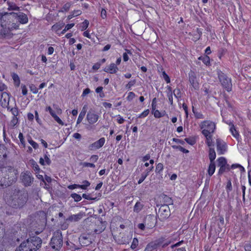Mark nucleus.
<instances>
[{
    "label": "nucleus",
    "mask_w": 251,
    "mask_h": 251,
    "mask_svg": "<svg viewBox=\"0 0 251 251\" xmlns=\"http://www.w3.org/2000/svg\"><path fill=\"white\" fill-rule=\"evenodd\" d=\"M10 196H7L6 193L4 196V199L7 204L14 208H21L27 202L28 199V195L25 190L15 189L9 193Z\"/></svg>",
    "instance_id": "nucleus-1"
},
{
    "label": "nucleus",
    "mask_w": 251,
    "mask_h": 251,
    "mask_svg": "<svg viewBox=\"0 0 251 251\" xmlns=\"http://www.w3.org/2000/svg\"><path fill=\"white\" fill-rule=\"evenodd\" d=\"M15 12L8 13L0 11V25L2 28L1 33L4 37L11 35V31L19 29V24L14 22Z\"/></svg>",
    "instance_id": "nucleus-2"
},
{
    "label": "nucleus",
    "mask_w": 251,
    "mask_h": 251,
    "mask_svg": "<svg viewBox=\"0 0 251 251\" xmlns=\"http://www.w3.org/2000/svg\"><path fill=\"white\" fill-rule=\"evenodd\" d=\"M18 175L17 169L13 167H0V187L9 186L15 183Z\"/></svg>",
    "instance_id": "nucleus-3"
},
{
    "label": "nucleus",
    "mask_w": 251,
    "mask_h": 251,
    "mask_svg": "<svg viewBox=\"0 0 251 251\" xmlns=\"http://www.w3.org/2000/svg\"><path fill=\"white\" fill-rule=\"evenodd\" d=\"M42 243L39 237L32 236L23 241L15 251H36L41 247Z\"/></svg>",
    "instance_id": "nucleus-4"
},
{
    "label": "nucleus",
    "mask_w": 251,
    "mask_h": 251,
    "mask_svg": "<svg viewBox=\"0 0 251 251\" xmlns=\"http://www.w3.org/2000/svg\"><path fill=\"white\" fill-rule=\"evenodd\" d=\"M172 241L166 239L165 237H161L148 243L145 249V251H157V249L161 247L164 248L171 244Z\"/></svg>",
    "instance_id": "nucleus-5"
},
{
    "label": "nucleus",
    "mask_w": 251,
    "mask_h": 251,
    "mask_svg": "<svg viewBox=\"0 0 251 251\" xmlns=\"http://www.w3.org/2000/svg\"><path fill=\"white\" fill-rule=\"evenodd\" d=\"M50 244L52 249L60 251L63 245V237L60 230H57L53 233Z\"/></svg>",
    "instance_id": "nucleus-6"
},
{
    "label": "nucleus",
    "mask_w": 251,
    "mask_h": 251,
    "mask_svg": "<svg viewBox=\"0 0 251 251\" xmlns=\"http://www.w3.org/2000/svg\"><path fill=\"white\" fill-rule=\"evenodd\" d=\"M217 75L219 80L223 88L228 92L231 91L232 84L231 78L228 77L226 75L224 74L221 70L217 71Z\"/></svg>",
    "instance_id": "nucleus-7"
},
{
    "label": "nucleus",
    "mask_w": 251,
    "mask_h": 251,
    "mask_svg": "<svg viewBox=\"0 0 251 251\" xmlns=\"http://www.w3.org/2000/svg\"><path fill=\"white\" fill-rule=\"evenodd\" d=\"M201 132L204 131L208 133H214L216 129V124L210 120H204L200 125Z\"/></svg>",
    "instance_id": "nucleus-8"
},
{
    "label": "nucleus",
    "mask_w": 251,
    "mask_h": 251,
    "mask_svg": "<svg viewBox=\"0 0 251 251\" xmlns=\"http://www.w3.org/2000/svg\"><path fill=\"white\" fill-rule=\"evenodd\" d=\"M22 182L25 186H30L33 182L34 178L29 171H25L22 173L21 175Z\"/></svg>",
    "instance_id": "nucleus-9"
},
{
    "label": "nucleus",
    "mask_w": 251,
    "mask_h": 251,
    "mask_svg": "<svg viewBox=\"0 0 251 251\" xmlns=\"http://www.w3.org/2000/svg\"><path fill=\"white\" fill-rule=\"evenodd\" d=\"M217 150L219 154H224L227 149L226 144L220 138L216 139Z\"/></svg>",
    "instance_id": "nucleus-10"
},
{
    "label": "nucleus",
    "mask_w": 251,
    "mask_h": 251,
    "mask_svg": "<svg viewBox=\"0 0 251 251\" xmlns=\"http://www.w3.org/2000/svg\"><path fill=\"white\" fill-rule=\"evenodd\" d=\"M100 116L95 111H89L86 115V120L90 125H94L99 120Z\"/></svg>",
    "instance_id": "nucleus-11"
},
{
    "label": "nucleus",
    "mask_w": 251,
    "mask_h": 251,
    "mask_svg": "<svg viewBox=\"0 0 251 251\" xmlns=\"http://www.w3.org/2000/svg\"><path fill=\"white\" fill-rule=\"evenodd\" d=\"M226 123L229 126V131L231 135L239 142L241 140V136L239 131L236 129L234 124L231 122H226Z\"/></svg>",
    "instance_id": "nucleus-12"
},
{
    "label": "nucleus",
    "mask_w": 251,
    "mask_h": 251,
    "mask_svg": "<svg viewBox=\"0 0 251 251\" xmlns=\"http://www.w3.org/2000/svg\"><path fill=\"white\" fill-rule=\"evenodd\" d=\"M105 142V138L104 137H101L98 141L90 145L89 146V149L91 151L98 150L104 145Z\"/></svg>",
    "instance_id": "nucleus-13"
},
{
    "label": "nucleus",
    "mask_w": 251,
    "mask_h": 251,
    "mask_svg": "<svg viewBox=\"0 0 251 251\" xmlns=\"http://www.w3.org/2000/svg\"><path fill=\"white\" fill-rule=\"evenodd\" d=\"M160 219L164 220L170 215L169 208L168 205H162L158 211Z\"/></svg>",
    "instance_id": "nucleus-14"
},
{
    "label": "nucleus",
    "mask_w": 251,
    "mask_h": 251,
    "mask_svg": "<svg viewBox=\"0 0 251 251\" xmlns=\"http://www.w3.org/2000/svg\"><path fill=\"white\" fill-rule=\"evenodd\" d=\"M90 185V183L87 180L82 181V184H74L68 186V188L70 190H73L76 188H80L82 190H86Z\"/></svg>",
    "instance_id": "nucleus-15"
},
{
    "label": "nucleus",
    "mask_w": 251,
    "mask_h": 251,
    "mask_svg": "<svg viewBox=\"0 0 251 251\" xmlns=\"http://www.w3.org/2000/svg\"><path fill=\"white\" fill-rule=\"evenodd\" d=\"M16 15L14 17V20L17 19L20 24H26L28 22V18L27 16L24 13L19 12L16 13Z\"/></svg>",
    "instance_id": "nucleus-16"
},
{
    "label": "nucleus",
    "mask_w": 251,
    "mask_h": 251,
    "mask_svg": "<svg viewBox=\"0 0 251 251\" xmlns=\"http://www.w3.org/2000/svg\"><path fill=\"white\" fill-rule=\"evenodd\" d=\"M46 112H49L50 115L53 118L54 120L59 125L61 126L64 125L63 122L60 119V118L55 114L54 111L52 110L50 106H47L45 108Z\"/></svg>",
    "instance_id": "nucleus-17"
},
{
    "label": "nucleus",
    "mask_w": 251,
    "mask_h": 251,
    "mask_svg": "<svg viewBox=\"0 0 251 251\" xmlns=\"http://www.w3.org/2000/svg\"><path fill=\"white\" fill-rule=\"evenodd\" d=\"M65 24L63 22H58L54 24L51 26V30L54 31L57 35L60 36L63 35L61 34V29L64 26Z\"/></svg>",
    "instance_id": "nucleus-18"
},
{
    "label": "nucleus",
    "mask_w": 251,
    "mask_h": 251,
    "mask_svg": "<svg viewBox=\"0 0 251 251\" xmlns=\"http://www.w3.org/2000/svg\"><path fill=\"white\" fill-rule=\"evenodd\" d=\"M205 138V142L208 147H212L214 146V142L213 141V134L208 133L204 131V133L201 132Z\"/></svg>",
    "instance_id": "nucleus-19"
},
{
    "label": "nucleus",
    "mask_w": 251,
    "mask_h": 251,
    "mask_svg": "<svg viewBox=\"0 0 251 251\" xmlns=\"http://www.w3.org/2000/svg\"><path fill=\"white\" fill-rule=\"evenodd\" d=\"M189 35L192 37L191 39L194 42L198 41L202 35V32L199 28H197L196 31L190 32Z\"/></svg>",
    "instance_id": "nucleus-20"
},
{
    "label": "nucleus",
    "mask_w": 251,
    "mask_h": 251,
    "mask_svg": "<svg viewBox=\"0 0 251 251\" xmlns=\"http://www.w3.org/2000/svg\"><path fill=\"white\" fill-rule=\"evenodd\" d=\"M103 71L107 73L111 74H116L118 71V68L114 63H111L109 65L106 67Z\"/></svg>",
    "instance_id": "nucleus-21"
},
{
    "label": "nucleus",
    "mask_w": 251,
    "mask_h": 251,
    "mask_svg": "<svg viewBox=\"0 0 251 251\" xmlns=\"http://www.w3.org/2000/svg\"><path fill=\"white\" fill-rule=\"evenodd\" d=\"M189 80L192 87L195 90H197L199 88V83L197 80L196 76L194 75H189Z\"/></svg>",
    "instance_id": "nucleus-22"
},
{
    "label": "nucleus",
    "mask_w": 251,
    "mask_h": 251,
    "mask_svg": "<svg viewBox=\"0 0 251 251\" xmlns=\"http://www.w3.org/2000/svg\"><path fill=\"white\" fill-rule=\"evenodd\" d=\"M153 169V166H151L150 167L147 169L145 172L141 174V176L138 181V183L141 184V183H142L143 181L145 179V178L147 177V176H149V173L152 171Z\"/></svg>",
    "instance_id": "nucleus-23"
},
{
    "label": "nucleus",
    "mask_w": 251,
    "mask_h": 251,
    "mask_svg": "<svg viewBox=\"0 0 251 251\" xmlns=\"http://www.w3.org/2000/svg\"><path fill=\"white\" fill-rule=\"evenodd\" d=\"M216 170L215 162H210L207 170V175L210 177L215 173Z\"/></svg>",
    "instance_id": "nucleus-24"
},
{
    "label": "nucleus",
    "mask_w": 251,
    "mask_h": 251,
    "mask_svg": "<svg viewBox=\"0 0 251 251\" xmlns=\"http://www.w3.org/2000/svg\"><path fill=\"white\" fill-rule=\"evenodd\" d=\"M192 110L196 119H203L204 118V115L202 113V112L195 108L194 106H192Z\"/></svg>",
    "instance_id": "nucleus-25"
},
{
    "label": "nucleus",
    "mask_w": 251,
    "mask_h": 251,
    "mask_svg": "<svg viewBox=\"0 0 251 251\" xmlns=\"http://www.w3.org/2000/svg\"><path fill=\"white\" fill-rule=\"evenodd\" d=\"M144 207V205L142 202L137 201L133 207V211L135 213H139L143 209Z\"/></svg>",
    "instance_id": "nucleus-26"
},
{
    "label": "nucleus",
    "mask_w": 251,
    "mask_h": 251,
    "mask_svg": "<svg viewBox=\"0 0 251 251\" xmlns=\"http://www.w3.org/2000/svg\"><path fill=\"white\" fill-rule=\"evenodd\" d=\"M209 148L208 157L210 162H215L214 160L216 157V152L213 147Z\"/></svg>",
    "instance_id": "nucleus-27"
},
{
    "label": "nucleus",
    "mask_w": 251,
    "mask_h": 251,
    "mask_svg": "<svg viewBox=\"0 0 251 251\" xmlns=\"http://www.w3.org/2000/svg\"><path fill=\"white\" fill-rule=\"evenodd\" d=\"M198 59L202 61L203 63L207 66H209L211 65L210 57L207 55L201 56L198 58Z\"/></svg>",
    "instance_id": "nucleus-28"
},
{
    "label": "nucleus",
    "mask_w": 251,
    "mask_h": 251,
    "mask_svg": "<svg viewBox=\"0 0 251 251\" xmlns=\"http://www.w3.org/2000/svg\"><path fill=\"white\" fill-rule=\"evenodd\" d=\"M6 3L8 5L7 9L9 11H11V10L19 11L20 10L19 7H18L17 5V4L13 2L7 1Z\"/></svg>",
    "instance_id": "nucleus-29"
},
{
    "label": "nucleus",
    "mask_w": 251,
    "mask_h": 251,
    "mask_svg": "<svg viewBox=\"0 0 251 251\" xmlns=\"http://www.w3.org/2000/svg\"><path fill=\"white\" fill-rule=\"evenodd\" d=\"M11 76H12V79L13 80L14 86L16 87H19V86L20 85L21 81H20V79L18 75L17 74H16L15 73H13L11 75Z\"/></svg>",
    "instance_id": "nucleus-30"
},
{
    "label": "nucleus",
    "mask_w": 251,
    "mask_h": 251,
    "mask_svg": "<svg viewBox=\"0 0 251 251\" xmlns=\"http://www.w3.org/2000/svg\"><path fill=\"white\" fill-rule=\"evenodd\" d=\"M236 168H239L241 173H244L245 172V169L244 167L239 164L235 163L232 164L230 167L227 168V170L229 171L230 169L234 170Z\"/></svg>",
    "instance_id": "nucleus-31"
},
{
    "label": "nucleus",
    "mask_w": 251,
    "mask_h": 251,
    "mask_svg": "<svg viewBox=\"0 0 251 251\" xmlns=\"http://www.w3.org/2000/svg\"><path fill=\"white\" fill-rule=\"evenodd\" d=\"M104 229L105 227L102 225V223L100 222L97 225L96 228L94 229V232L95 234H100L104 230Z\"/></svg>",
    "instance_id": "nucleus-32"
},
{
    "label": "nucleus",
    "mask_w": 251,
    "mask_h": 251,
    "mask_svg": "<svg viewBox=\"0 0 251 251\" xmlns=\"http://www.w3.org/2000/svg\"><path fill=\"white\" fill-rule=\"evenodd\" d=\"M184 141L189 145L193 146L197 142L196 137L195 136H191L188 138H185Z\"/></svg>",
    "instance_id": "nucleus-33"
},
{
    "label": "nucleus",
    "mask_w": 251,
    "mask_h": 251,
    "mask_svg": "<svg viewBox=\"0 0 251 251\" xmlns=\"http://www.w3.org/2000/svg\"><path fill=\"white\" fill-rule=\"evenodd\" d=\"M82 216L81 214H74L69 217L67 220L71 222H77L81 218Z\"/></svg>",
    "instance_id": "nucleus-34"
},
{
    "label": "nucleus",
    "mask_w": 251,
    "mask_h": 251,
    "mask_svg": "<svg viewBox=\"0 0 251 251\" xmlns=\"http://www.w3.org/2000/svg\"><path fill=\"white\" fill-rule=\"evenodd\" d=\"M86 111L84 109V107L83 108L82 110L80 112V113L79 114L78 117L76 121V124H79L83 119L85 114H86Z\"/></svg>",
    "instance_id": "nucleus-35"
},
{
    "label": "nucleus",
    "mask_w": 251,
    "mask_h": 251,
    "mask_svg": "<svg viewBox=\"0 0 251 251\" xmlns=\"http://www.w3.org/2000/svg\"><path fill=\"white\" fill-rule=\"evenodd\" d=\"M89 25V22L87 20H85L80 25L79 28L81 31H84L88 27Z\"/></svg>",
    "instance_id": "nucleus-36"
},
{
    "label": "nucleus",
    "mask_w": 251,
    "mask_h": 251,
    "mask_svg": "<svg viewBox=\"0 0 251 251\" xmlns=\"http://www.w3.org/2000/svg\"><path fill=\"white\" fill-rule=\"evenodd\" d=\"M218 166H228L227 164V161L224 157H220L217 159Z\"/></svg>",
    "instance_id": "nucleus-37"
},
{
    "label": "nucleus",
    "mask_w": 251,
    "mask_h": 251,
    "mask_svg": "<svg viewBox=\"0 0 251 251\" xmlns=\"http://www.w3.org/2000/svg\"><path fill=\"white\" fill-rule=\"evenodd\" d=\"M18 138L20 141V144H19L20 147H22L24 148L25 147V140L24 136L22 132H20L18 135Z\"/></svg>",
    "instance_id": "nucleus-38"
},
{
    "label": "nucleus",
    "mask_w": 251,
    "mask_h": 251,
    "mask_svg": "<svg viewBox=\"0 0 251 251\" xmlns=\"http://www.w3.org/2000/svg\"><path fill=\"white\" fill-rule=\"evenodd\" d=\"M27 141L31 145L33 148H34L35 150H36L38 148V144L36 142L32 140L31 136H29L28 137Z\"/></svg>",
    "instance_id": "nucleus-39"
},
{
    "label": "nucleus",
    "mask_w": 251,
    "mask_h": 251,
    "mask_svg": "<svg viewBox=\"0 0 251 251\" xmlns=\"http://www.w3.org/2000/svg\"><path fill=\"white\" fill-rule=\"evenodd\" d=\"M172 148L174 149L178 150V151H180L181 152L184 153H188L189 152V150L184 148L181 146L173 145L172 146Z\"/></svg>",
    "instance_id": "nucleus-40"
},
{
    "label": "nucleus",
    "mask_w": 251,
    "mask_h": 251,
    "mask_svg": "<svg viewBox=\"0 0 251 251\" xmlns=\"http://www.w3.org/2000/svg\"><path fill=\"white\" fill-rule=\"evenodd\" d=\"M75 23H71V24H67L64 28L61 30V34H64L67 31L73 28L75 26Z\"/></svg>",
    "instance_id": "nucleus-41"
},
{
    "label": "nucleus",
    "mask_w": 251,
    "mask_h": 251,
    "mask_svg": "<svg viewBox=\"0 0 251 251\" xmlns=\"http://www.w3.org/2000/svg\"><path fill=\"white\" fill-rule=\"evenodd\" d=\"M31 165H32V168L33 170L35 172V173L39 174V173L40 172V168H39L38 165L37 164V163L35 161H34L33 160L32 162L31 163Z\"/></svg>",
    "instance_id": "nucleus-42"
},
{
    "label": "nucleus",
    "mask_w": 251,
    "mask_h": 251,
    "mask_svg": "<svg viewBox=\"0 0 251 251\" xmlns=\"http://www.w3.org/2000/svg\"><path fill=\"white\" fill-rule=\"evenodd\" d=\"M139 241L137 238H134L133 239L132 242L131 243V245L130 246V248L132 250L135 249L138 246Z\"/></svg>",
    "instance_id": "nucleus-43"
},
{
    "label": "nucleus",
    "mask_w": 251,
    "mask_h": 251,
    "mask_svg": "<svg viewBox=\"0 0 251 251\" xmlns=\"http://www.w3.org/2000/svg\"><path fill=\"white\" fill-rule=\"evenodd\" d=\"M136 80L132 79L130 80L127 84H126L125 86L126 89L128 90H130L131 89V87L133 86L136 83Z\"/></svg>",
    "instance_id": "nucleus-44"
},
{
    "label": "nucleus",
    "mask_w": 251,
    "mask_h": 251,
    "mask_svg": "<svg viewBox=\"0 0 251 251\" xmlns=\"http://www.w3.org/2000/svg\"><path fill=\"white\" fill-rule=\"evenodd\" d=\"M80 165H81L83 168L90 167V168H94L96 167L94 163L86 162H84L81 163Z\"/></svg>",
    "instance_id": "nucleus-45"
},
{
    "label": "nucleus",
    "mask_w": 251,
    "mask_h": 251,
    "mask_svg": "<svg viewBox=\"0 0 251 251\" xmlns=\"http://www.w3.org/2000/svg\"><path fill=\"white\" fill-rule=\"evenodd\" d=\"M71 197L74 199V201L76 202L80 201L82 198L79 194H77L76 193H73L71 195Z\"/></svg>",
    "instance_id": "nucleus-46"
},
{
    "label": "nucleus",
    "mask_w": 251,
    "mask_h": 251,
    "mask_svg": "<svg viewBox=\"0 0 251 251\" xmlns=\"http://www.w3.org/2000/svg\"><path fill=\"white\" fill-rule=\"evenodd\" d=\"M10 112L13 115V117H17L19 115V109L18 107L15 106L14 107H12L10 110Z\"/></svg>",
    "instance_id": "nucleus-47"
},
{
    "label": "nucleus",
    "mask_w": 251,
    "mask_h": 251,
    "mask_svg": "<svg viewBox=\"0 0 251 251\" xmlns=\"http://www.w3.org/2000/svg\"><path fill=\"white\" fill-rule=\"evenodd\" d=\"M162 77L167 83H169L171 82V79L169 76L166 74L165 71H163L162 73Z\"/></svg>",
    "instance_id": "nucleus-48"
},
{
    "label": "nucleus",
    "mask_w": 251,
    "mask_h": 251,
    "mask_svg": "<svg viewBox=\"0 0 251 251\" xmlns=\"http://www.w3.org/2000/svg\"><path fill=\"white\" fill-rule=\"evenodd\" d=\"M135 96L136 95L134 92H129V93H128V95L126 98V99L127 101H131L134 99Z\"/></svg>",
    "instance_id": "nucleus-49"
},
{
    "label": "nucleus",
    "mask_w": 251,
    "mask_h": 251,
    "mask_svg": "<svg viewBox=\"0 0 251 251\" xmlns=\"http://www.w3.org/2000/svg\"><path fill=\"white\" fill-rule=\"evenodd\" d=\"M153 116L155 118H160L164 116V113H161L158 110H155L153 111Z\"/></svg>",
    "instance_id": "nucleus-50"
},
{
    "label": "nucleus",
    "mask_w": 251,
    "mask_h": 251,
    "mask_svg": "<svg viewBox=\"0 0 251 251\" xmlns=\"http://www.w3.org/2000/svg\"><path fill=\"white\" fill-rule=\"evenodd\" d=\"M163 170V165L161 163H159L156 165V168H155V172L156 173H160L162 172Z\"/></svg>",
    "instance_id": "nucleus-51"
},
{
    "label": "nucleus",
    "mask_w": 251,
    "mask_h": 251,
    "mask_svg": "<svg viewBox=\"0 0 251 251\" xmlns=\"http://www.w3.org/2000/svg\"><path fill=\"white\" fill-rule=\"evenodd\" d=\"M150 113V110L149 109H147L145 110L143 112H142L141 113H140L138 116V118H144L146 117H147Z\"/></svg>",
    "instance_id": "nucleus-52"
},
{
    "label": "nucleus",
    "mask_w": 251,
    "mask_h": 251,
    "mask_svg": "<svg viewBox=\"0 0 251 251\" xmlns=\"http://www.w3.org/2000/svg\"><path fill=\"white\" fill-rule=\"evenodd\" d=\"M102 90H103V87L101 86H99V87H97L95 90V91L97 93L100 94V98H103L104 97V94Z\"/></svg>",
    "instance_id": "nucleus-53"
},
{
    "label": "nucleus",
    "mask_w": 251,
    "mask_h": 251,
    "mask_svg": "<svg viewBox=\"0 0 251 251\" xmlns=\"http://www.w3.org/2000/svg\"><path fill=\"white\" fill-rule=\"evenodd\" d=\"M71 6V3L70 2H67L64 4L63 7H62V12H67L70 9V8Z\"/></svg>",
    "instance_id": "nucleus-54"
},
{
    "label": "nucleus",
    "mask_w": 251,
    "mask_h": 251,
    "mask_svg": "<svg viewBox=\"0 0 251 251\" xmlns=\"http://www.w3.org/2000/svg\"><path fill=\"white\" fill-rule=\"evenodd\" d=\"M173 93L175 97L178 100L181 97V92L179 89H175L173 91Z\"/></svg>",
    "instance_id": "nucleus-55"
},
{
    "label": "nucleus",
    "mask_w": 251,
    "mask_h": 251,
    "mask_svg": "<svg viewBox=\"0 0 251 251\" xmlns=\"http://www.w3.org/2000/svg\"><path fill=\"white\" fill-rule=\"evenodd\" d=\"M220 168L218 170V175H222L226 170H227V168H229L228 166H219Z\"/></svg>",
    "instance_id": "nucleus-56"
},
{
    "label": "nucleus",
    "mask_w": 251,
    "mask_h": 251,
    "mask_svg": "<svg viewBox=\"0 0 251 251\" xmlns=\"http://www.w3.org/2000/svg\"><path fill=\"white\" fill-rule=\"evenodd\" d=\"M30 90L34 94H36L38 93L39 89L36 87V86L34 84H31L29 86Z\"/></svg>",
    "instance_id": "nucleus-57"
},
{
    "label": "nucleus",
    "mask_w": 251,
    "mask_h": 251,
    "mask_svg": "<svg viewBox=\"0 0 251 251\" xmlns=\"http://www.w3.org/2000/svg\"><path fill=\"white\" fill-rule=\"evenodd\" d=\"M126 51H127V52H124L123 55V60L125 62H126L129 60V57L127 54H131V52L129 50H126Z\"/></svg>",
    "instance_id": "nucleus-58"
},
{
    "label": "nucleus",
    "mask_w": 251,
    "mask_h": 251,
    "mask_svg": "<svg viewBox=\"0 0 251 251\" xmlns=\"http://www.w3.org/2000/svg\"><path fill=\"white\" fill-rule=\"evenodd\" d=\"M156 102H157L156 98H153L152 99V102H151L152 111H154V110H155L156 109Z\"/></svg>",
    "instance_id": "nucleus-59"
},
{
    "label": "nucleus",
    "mask_w": 251,
    "mask_h": 251,
    "mask_svg": "<svg viewBox=\"0 0 251 251\" xmlns=\"http://www.w3.org/2000/svg\"><path fill=\"white\" fill-rule=\"evenodd\" d=\"M167 97L171 105L173 103V93H167Z\"/></svg>",
    "instance_id": "nucleus-60"
},
{
    "label": "nucleus",
    "mask_w": 251,
    "mask_h": 251,
    "mask_svg": "<svg viewBox=\"0 0 251 251\" xmlns=\"http://www.w3.org/2000/svg\"><path fill=\"white\" fill-rule=\"evenodd\" d=\"M22 93L23 95H26L27 94V89L26 86L24 84L21 85Z\"/></svg>",
    "instance_id": "nucleus-61"
},
{
    "label": "nucleus",
    "mask_w": 251,
    "mask_h": 251,
    "mask_svg": "<svg viewBox=\"0 0 251 251\" xmlns=\"http://www.w3.org/2000/svg\"><path fill=\"white\" fill-rule=\"evenodd\" d=\"M91 92V90L89 88H87L85 89L83 91L82 94L81 95V97H85L87 95L89 94Z\"/></svg>",
    "instance_id": "nucleus-62"
},
{
    "label": "nucleus",
    "mask_w": 251,
    "mask_h": 251,
    "mask_svg": "<svg viewBox=\"0 0 251 251\" xmlns=\"http://www.w3.org/2000/svg\"><path fill=\"white\" fill-rule=\"evenodd\" d=\"M117 122L119 124H122L124 123L125 122V119L123 118V117H122L121 115H118V116H117Z\"/></svg>",
    "instance_id": "nucleus-63"
},
{
    "label": "nucleus",
    "mask_w": 251,
    "mask_h": 251,
    "mask_svg": "<svg viewBox=\"0 0 251 251\" xmlns=\"http://www.w3.org/2000/svg\"><path fill=\"white\" fill-rule=\"evenodd\" d=\"M18 122V118L17 117H13L11 121V124L13 126H15L17 125Z\"/></svg>",
    "instance_id": "nucleus-64"
}]
</instances>
